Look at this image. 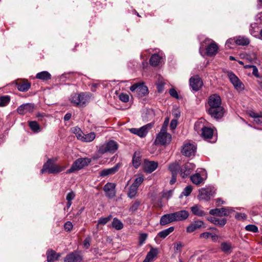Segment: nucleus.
Wrapping results in <instances>:
<instances>
[{
	"mask_svg": "<svg viewBox=\"0 0 262 262\" xmlns=\"http://www.w3.org/2000/svg\"><path fill=\"white\" fill-rule=\"evenodd\" d=\"M119 99L123 102H127L129 101V95L125 93H121L119 96Z\"/></svg>",
	"mask_w": 262,
	"mask_h": 262,
	"instance_id": "obj_50",
	"label": "nucleus"
},
{
	"mask_svg": "<svg viewBox=\"0 0 262 262\" xmlns=\"http://www.w3.org/2000/svg\"><path fill=\"white\" fill-rule=\"evenodd\" d=\"M211 233L208 232H203L200 235V237L201 238L207 239L210 237Z\"/></svg>",
	"mask_w": 262,
	"mask_h": 262,
	"instance_id": "obj_58",
	"label": "nucleus"
},
{
	"mask_svg": "<svg viewBox=\"0 0 262 262\" xmlns=\"http://www.w3.org/2000/svg\"><path fill=\"white\" fill-rule=\"evenodd\" d=\"M140 203L141 202L139 201H135L130 206L129 211L132 212L136 211L138 209Z\"/></svg>",
	"mask_w": 262,
	"mask_h": 262,
	"instance_id": "obj_47",
	"label": "nucleus"
},
{
	"mask_svg": "<svg viewBox=\"0 0 262 262\" xmlns=\"http://www.w3.org/2000/svg\"><path fill=\"white\" fill-rule=\"evenodd\" d=\"M70 100L76 106H82L88 101V98L84 93L74 94L71 96Z\"/></svg>",
	"mask_w": 262,
	"mask_h": 262,
	"instance_id": "obj_6",
	"label": "nucleus"
},
{
	"mask_svg": "<svg viewBox=\"0 0 262 262\" xmlns=\"http://www.w3.org/2000/svg\"><path fill=\"white\" fill-rule=\"evenodd\" d=\"M158 163L155 161L145 160L143 164V168L145 172L151 173L158 167Z\"/></svg>",
	"mask_w": 262,
	"mask_h": 262,
	"instance_id": "obj_16",
	"label": "nucleus"
},
{
	"mask_svg": "<svg viewBox=\"0 0 262 262\" xmlns=\"http://www.w3.org/2000/svg\"><path fill=\"white\" fill-rule=\"evenodd\" d=\"M118 148V144L114 140H109L98 147V152L100 154H104L109 152H115Z\"/></svg>",
	"mask_w": 262,
	"mask_h": 262,
	"instance_id": "obj_2",
	"label": "nucleus"
},
{
	"mask_svg": "<svg viewBox=\"0 0 262 262\" xmlns=\"http://www.w3.org/2000/svg\"><path fill=\"white\" fill-rule=\"evenodd\" d=\"M192 182L196 185H199L203 182V178L199 173L193 174L190 177Z\"/></svg>",
	"mask_w": 262,
	"mask_h": 262,
	"instance_id": "obj_41",
	"label": "nucleus"
},
{
	"mask_svg": "<svg viewBox=\"0 0 262 262\" xmlns=\"http://www.w3.org/2000/svg\"><path fill=\"white\" fill-rule=\"evenodd\" d=\"M141 157L140 154L139 152L136 151L133 157V165L134 167L137 168L139 167L141 164Z\"/></svg>",
	"mask_w": 262,
	"mask_h": 262,
	"instance_id": "obj_30",
	"label": "nucleus"
},
{
	"mask_svg": "<svg viewBox=\"0 0 262 262\" xmlns=\"http://www.w3.org/2000/svg\"><path fill=\"white\" fill-rule=\"evenodd\" d=\"M104 191L106 195L110 198L115 195V184L113 183H107L104 186Z\"/></svg>",
	"mask_w": 262,
	"mask_h": 262,
	"instance_id": "obj_18",
	"label": "nucleus"
},
{
	"mask_svg": "<svg viewBox=\"0 0 262 262\" xmlns=\"http://www.w3.org/2000/svg\"><path fill=\"white\" fill-rule=\"evenodd\" d=\"M182 247L183 244L181 242H178L174 244V249L176 251H181Z\"/></svg>",
	"mask_w": 262,
	"mask_h": 262,
	"instance_id": "obj_54",
	"label": "nucleus"
},
{
	"mask_svg": "<svg viewBox=\"0 0 262 262\" xmlns=\"http://www.w3.org/2000/svg\"><path fill=\"white\" fill-rule=\"evenodd\" d=\"M175 222L183 221L188 219L189 212L185 210L172 213Z\"/></svg>",
	"mask_w": 262,
	"mask_h": 262,
	"instance_id": "obj_15",
	"label": "nucleus"
},
{
	"mask_svg": "<svg viewBox=\"0 0 262 262\" xmlns=\"http://www.w3.org/2000/svg\"><path fill=\"white\" fill-rule=\"evenodd\" d=\"M162 59V57L159 54H153L149 60L150 63L152 66H158L161 60Z\"/></svg>",
	"mask_w": 262,
	"mask_h": 262,
	"instance_id": "obj_33",
	"label": "nucleus"
},
{
	"mask_svg": "<svg viewBox=\"0 0 262 262\" xmlns=\"http://www.w3.org/2000/svg\"><path fill=\"white\" fill-rule=\"evenodd\" d=\"M195 165L190 162H187L182 165L180 169V175L185 178L189 176L194 169Z\"/></svg>",
	"mask_w": 262,
	"mask_h": 262,
	"instance_id": "obj_10",
	"label": "nucleus"
},
{
	"mask_svg": "<svg viewBox=\"0 0 262 262\" xmlns=\"http://www.w3.org/2000/svg\"><path fill=\"white\" fill-rule=\"evenodd\" d=\"M192 189V188L191 186H187L184 188L182 194L186 196H187L191 193Z\"/></svg>",
	"mask_w": 262,
	"mask_h": 262,
	"instance_id": "obj_51",
	"label": "nucleus"
},
{
	"mask_svg": "<svg viewBox=\"0 0 262 262\" xmlns=\"http://www.w3.org/2000/svg\"><path fill=\"white\" fill-rule=\"evenodd\" d=\"M75 196V193L73 191H71L67 194L66 199L68 201H72V200L74 199Z\"/></svg>",
	"mask_w": 262,
	"mask_h": 262,
	"instance_id": "obj_56",
	"label": "nucleus"
},
{
	"mask_svg": "<svg viewBox=\"0 0 262 262\" xmlns=\"http://www.w3.org/2000/svg\"><path fill=\"white\" fill-rule=\"evenodd\" d=\"M181 167L179 164L177 162H175L169 164L168 168L172 174L177 175L178 171H180Z\"/></svg>",
	"mask_w": 262,
	"mask_h": 262,
	"instance_id": "obj_32",
	"label": "nucleus"
},
{
	"mask_svg": "<svg viewBox=\"0 0 262 262\" xmlns=\"http://www.w3.org/2000/svg\"><path fill=\"white\" fill-rule=\"evenodd\" d=\"M177 126V121L176 120H172L170 124V127L171 129H174Z\"/></svg>",
	"mask_w": 262,
	"mask_h": 262,
	"instance_id": "obj_64",
	"label": "nucleus"
},
{
	"mask_svg": "<svg viewBox=\"0 0 262 262\" xmlns=\"http://www.w3.org/2000/svg\"><path fill=\"white\" fill-rule=\"evenodd\" d=\"M139 85H140V83H135V84H133V85H132L130 87V90L132 92H136V93H137Z\"/></svg>",
	"mask_w": 262,
	"mask_h": 262,
	"instance_id": "obj_62",
	"label": "nucleus"
},
{
	"mask_svg": "<svg viewBox=\"0 0 262 262\" xmlns=\"http://www.w3.org/2000/svg\"><path fill=\"white\" fill-rule=\"evenodd\" d=\"M119 167L116 165L112 168L105 169L101 171L99 174L101 177H106L115 173L118 170Z\"/></svg>",
	"mask_w": 262,
	"mask_h": 262,
	"instance_id": "obj_25",
	"label": "nucleus"
},
{
	"mask_svg": "<svg viewBox=\"0 0 262 262\" xmlns=\"http://www.w3.org/2000/svg\"><path fill=\"white\" fill-rule=\"evenodd\" d=\"M152 127V124L148 123L139 128H132L129 129L130 133L137 135L140 137H144L147 134L148 130Z\"/></svg>",
	"mask_w": 262,
	"mask_h": 262,
	"instance_id": "obj_8",
	"label": "nucleus"
},
{
	"mask_svg": "<svg viewBox=\"0 0 262 262\" xmlns=\"http://www.w3.org/2000/svg\"><path fill=\"white\" fill-rule=\"evenodd\" d=\"M235 42L238 45L246 46L248 45L249 42V39L244 36H239L235 40Z\"/></svg>",
	"mask_w": 262,
	"mask_h": 262,
	"instance_id": "obj_36",
	"label": "nucleus"
},
{
	"mask_svg": "<svg viewBox=\"0 0 262 262\" xmlns=\"http://www.w3.org/2000/svg\"><path fill=\"white\" fill-rule=\"evenodd\" d=\"M191 211L194 215L204 216L206 213L203 210L202 207L199 205H194L190 208Z\"/></svg>",
	"mask_w": 262,
	"mask_h": 262,
	"instance_id": "obj_22",
	"label": "nucleus"
},
{
	"mask_svg": "<svg viewBox=\"0 0 262 262\" xmlns=\"http://www.w3.org/2000/svg\"><path fill=\"white\" fill-rule=\"evenodd\" d=\"M250 68H252V74L253 75H254L256 77H259V74H258V71L257 68L255 66H250Z\"/></svg>",
	"mask_w": 262,
	"mask_h": 262,
	"instance_id": "obj_59",
	"label": "nucleus"
},
{
	"mask_svg": "<svg viewBox=\"0 0 262 262\" xmlns=\"http://www.w3.org/2000/svg\"><path fill=\"white\" fill-rule=\"evenodd\" d=\"M112 226L117 230H121L123 228V224L122 222L116 217L113 219Z\"/></svg>",
	"mask_w": 262,
	"mask_h": 262,
	"instance_id": "obj_38",
	"label": "nucleus"
},
{
	"mask_svg": "<svg viewBox=\"0 0 262 262\" xmlns=\"http://www.w3.org/2000/svg\"><path fill=\"white\" fill-rule=\"evenodd\" d=\"M96 137V135L94 132H91L86 135H84L82 136V139H81V141L86 142H89L93 141Z\"/></svg>",
	"mask_w": 262,
	"mask_h": 262,
	"instance_id": "obj_40",
	"label": "nucleus"
},
{
	"mask_svg": "<svg viewBox=\"0 0 262 262\" xmlns=\"http://www.w3.org/2000/svg\"><path fill=\"white\" fill-rule=\"evenodd\" d=\"M64 168L61 167L58 165L54 164V161L52 159H49L47 162L44 164L41 173L48 171L49 173H55L63 170Z\"/></svg>",
	"mask_w": 262,
	"mask_h": 262,
	"instance_id": "obj_3",
	"label": "nucleus"
},
{
	"mask_svg": "<svg viewBox=\"0 0 262 262\" xmlns=\"http://www.w3.org/2000/svg\"><path fill=\"white\" fill-rule=\"evenodd\" d=\"M91 241V238L88 236L86 237L83 241V247L86 249H89L90 247V242Z\"/></svg>",
	"mask_w": 262,
	"mask_h": 262,
	"instance_id": "obj_52",
	"label": "nucleus"
},
{
	"mask_svg": "<svg viewBox=\"0 0 262 262\" xmlns=\"http://www.w3.org/2000/svg\"><path fill=\"white\" fill-rule=\"evenodd\" d=\"M214 193V191L211 187L203 188L199 190L198 198L200 200L208 201Z\"/></svg>",
	"mask_w": 262,
	"mask_h": 262,
	"instance_id": "obj_9",
	"label": "nucleus"
},
{
	"mask_svg": "<svg viewBox=\"0 0 262 262\" xmlns=\"http://www.w3.org/2000/svg\"><path fill=\"white\" fill-rule=\"evenodd\" d=\"M138 188L134 185H131L128 189L127 196L130 199L135 198L137 193Z\"/></svg>",
	"mask_w": 262,
	"mask_h": 262,
	"instance_id": "obj_39",
	"label": "nucleus"
},
{
	"mask_svg": "<svg viewBox=\"0 0 262 262\" xmlns=\"http://www.w3.org/2000/svg\"><path fill=\"white\" fill-rule=\"evenodd\" d=\"M35 109L34 105L32 103L23 104L17 109V113L20 115H25L32 112Z\"/></svg>",
	"mask_w": 262,
	"mask_h": 262,
	"instance_id": "obj_14",
	"label": "nucleus"
},
{
	"mask_svg": "<svg viewBox=\"0 0 262 262\" xmlns=\"http://www.w3.org/2000/svg\"><path fill=\"white\" fill-rule=\"evenodd\" d=\"M112 218V215H109L106 217H101L98 221V225H104L107 224Z\"/></svg>",
	"mask_w": 262,
	"mask_h": 262,
	"instance_id": "obj_45",
	"label": "nucleus"
},
{
	"mask_svg": "<svg viewBox=\"0 0 262 262\" xmlns=\"http://www.w3.org/2000/svg\"><path fill=\"white\" fill-rule=\"evenodd\" d=\"M232 211L233 209L230 207L216 208L211 209L209 211L211 215L217 216H228Z\"/></svg>",
	"mask_w": 262,
	"mask_h": 262,
	"instance_id": "obj_11",
	"label": "nucleus"
},
{
	"mask_svg": "<svg viewBox=\"0 0 262 262\" xmlns=\"http://www.w3.org/2000/svg\"><path fill=\"white\" fill-rule=\"evenodd\" d=\"M28 124L31 129L34 133H39L41 131V128L38 123L35 121H32L28 122Z\"/></svg>",
	"mask_w": 262,
	"mask_h": 262,
	"instance_id": "obj_35",
	"label": "nucleus"
},
{
	"mask_svg": "<svg viewBox=\"0 0 262 262\" xmlns=\"http://www.w3.org/2000/svg\"><path fill=\"white\" fill-rule=\"evenodd\" d=\"M16 84L18 90L21 92H26L28 91L31 86L30 83L27 80L18 81L16 82Z\"/></svg>",
	"mask_w": 262,
	"mask_h": 262,
	"instance_id": "obj_24",
	"label": "nucleus"
},
{
	"mask_svg": "<svg viewBox=\"0 0 262 262\" xmlns=\"http://www.w3.org/2000/svg\"><path fill=\"white\" fill-rule=\"evenodd\" d=\"M147 237V234L146 233L141 234L139 236V245H142L146 239Z\"/></svg>",
	"mask_w": 262,
	"mask_h": 262,
	"instance_id": "obj_55",
	"label": "nucleus"
},
{
	"mask_svg": "<svg viewBox=\"0 0 262 262\" xmlns=\"http://www.w3.org/2000/svg\"><path fill=\"white\" fill-rule=\"evenodd\" d=\"M206 112L214 119H219L223 117L225 109L222 105V100L219 95L213 94L209 96Z\"/></svg>",
	"mask_w": 262,
	"mask_h": 262,
	"instance_id": "obj_1",
	"label": "nucleus"
},
{
	"mask_svg": "<svg viewBox=\"0 0 262 262\" xmlns=\"http://www.w3.org/2000/svg\"><path fill=\"white\" fill-rule=\"evenodd\" d=\"M254 121L257 124H262V116L258 115L257 117H255L254 119Z\"/></svg>",
	"mask_w": 262,
	"mask_h": 262,
	"instance_id": "obj_63",
	"label": "nucleus"
},
{
	"mask_svg": "<svg viewBox=\"0 0 262 262\" xmlns=\"http://www.w3.org/2000/svg\"><path fill=\"white\" fill-rule=\"evenodd\" d=\"M157 88L159 92H161L163 90V86L165 82L162 78H159L157 83Z\"/></svg>",
	"mask_w": 262,
	"mask_h": 262,
	"instance_id": "obj_49",
	"label": "nucleus"
},
{
	"mask_svg": "<svg viewBox=\"0 0 262 262\" xmlns=\"http://www.w3.org/2000/svg\"><path fill=\"white\" fill-rule=\"evenodd\" d=\"M174 228L173 227H170L166 229L159 232L158 234V235L161 238H164L171 232H172L174 231Z\"/></svg>",
	"mask_w": 262,
	"mask_h": 262,
	"instance_id": "obj_37",
	"label": "nucleus"
},
{
	"mask_svg": "<svg viewBox=\"0 0 262 262\" xmlns=\"http://www.w3.org/2000/svg\"><path fill=\"white\" fill-rule=\"evenodd\" d=\"M172 193H173L172 190H169L167 192H164L163 193L162 196H163V198H166L168 199L172 196Z\"/></svg>",
	"mask_w": 262,
	"mask_h": 262,
	"instance_id": "obj_60",
	"label": "nucleus"
},
{
	"mask_svg": "<svg viewBox=\"0 0 262 262\" xmlns=\"http://www.w3.org/2000/svg\"><path fill=\"white\" fill-rule=\"evenodd\" d=\"M73 224L71 222H67L64 225V229L66 231H71L73 228Z\"/></svg>",
	"mask_w": 262,
	"mask_h": 262,
	"instance_id": "obj_53",
	"label": "nucleus"
},
{
	"mask_svg": "<svg viewBox=\"0 0 262 262\" xmlns=\"http://www.w3.org/2000/svg\"><path fill=\"white\" fill-rule=\"evenodd\" d=\"M158 250L157 248H151L150 251L147 253L145 259L143 262H151L157 256Z\"/></svg>",
	"mask_w": 262,
	"mask_h": 262,
	"instance_id": "obj_23",
	"label": "nucleus"
},
{
	"mask_svg": "<svg viewBox=\"0 0 262 262\" xmlns=\"http://www.w3.org/2000/svg\"><path fill=\"white\" fill-rule=\"evenodd\" d=\"M227 74L230 81L233 85L235 89L237 90H242L244 89V86L243 83L232 72L227 71Z\"/></svg>",
	"mask_w": 262,
	"mask_h": 262,
	"instance_id": "obj_7",
	"label": "nucleus"
},
{
	"mask_svg": "<svg viewBox=\"0 0 262 262\" xmlns=\"http://www.w3.org/2000/svg\"><path fill=\"white\" fill-rule=\"evenodd\" d=\"M174 222L172 213H168L164 214L161 217L160 224L162 226H165L169 223Z\"/></svg>",
	"mask_w": 262,
	"mask_h": 262,
	"instance_id": "obj_21",
	"label": "nucleus"
},
{
	"mask_svg": "<svg viewBox=\"0 0 262 262\" xmlns=\"http://www.w3.org/2000/svg\"><path fill=\"white\" fill-rule=\"evenodd\" d=\"M221 248L224 252L230 253L231 252L232 246L230 244L224 242L222 243Z\"/></svg>",
	"mask_w": 262,
	"mask_h": 262,
	"instance_id": "obj_42",
	"label": "nucleus"
},
{
	"mask_svg": "<svg viewBox=\"0 0 262 262\" xmlns=\"http://www.w3.org/2000/svg\"><path fill=\"white\" fill-rule=\"evenodd\" d=\"M218 49V45L212 40L206 48V54L208 56H214L217 53Z\"/></svg>",
	"mask_w": 262,
	"mask_h": 262,
	"instance_id": "obj_17",
	"label": "nucleus"
},
{
	"mask_svg": "<svg viewBox=\"0 0 262 262\" xmlns=\"http://www.w3.org/2000/svg\"><path fill=\"white\" fill-rule=\"evenodd\" d=\"M144 181V177L142 176H140L137 178L134 183L132 184L136 186L138 188L139 186L143 183Z\"/></svg>",
	"mask_w": 262,
	"mask_h": 262,
	"instance_id": "obj_46",
	"label": "nucleus"
},
{
	"mask_svg": "<svg viewBox=\"0 0 262 262\" xmlns=\"http://www.w3.org/2000/svg\"><path fill=\"white\" fill-rule=\"evenodd\" d=\"M91 162V159L87 158H79L73 163L71 167L67 171L66 173H70L80 170Z\"/></svg>",
	"mask_w": 262,
	"mask_h": 262,
	"instance_id": "obj_5",
	"label": "nucleus"
},
{
	"mask_svg": "<svg viewBox=\"0 0 262 262\" xmlns=\"http://www.w3.org/2000/svg\"><path fill=\"white\" fill-rule=\"evenodd\" d=\"M246 215L245 213H237L235 215V218L237 220H245L246 219Z\"/></svg>",
	"mask_w": 262,
	"mask_h": 262,
	"instance_id": "obj_57",
	"label": "nucleus"
},
{
	"mask_svg": "<svg viewBox=\"0 0 262 262\" xmlns=\"http://www.w3.org/2000/svg\"><path fill=\"white\" fill-rule=\"evenodd\" d=\"M190 85L193 91H198L202 87L203 82L198 75L192 77L190 80Z\"/></svg>",
	"mask_w": 262,
	"mask_h": 262,
	"instance_id": "obj_13",
	"label": "nucleus"
},
{
	"mask_svg": "<svg viewBox=\"0 0 262 262\" xmlns=\"http://www.w3.org/2000/svg\"><path fill=\"white\" fill-rule=\"evenodd\" d=\"M245 229L247 231L252 232L253 233H256L258 231V228L254 225H248L245 227Z\"/></svg>",
	"mask_w": 262,
	"mask_h": 262,
	"instance_id": "obj_48",
	"label": "nucleus"
},
{
	"mask_svg": "<svg viewBox=\"0 0 262 262\" xmlns=\"http://www.w3.org/2000/svg\"><path fill=\"white\" fill-rule=\"evenodd\" d=\"M47 261L48 262H53L58 259L60 255L56 253L53 250L48 251L47 252Z\"/></svg>",
	"mask_w": 262,
	"mask_h": 262,
	"instance_id": "obj_29",
	"label": "nucleus"
},
{
	"mask_svg": "<svg viewBox=\"0 0 262 262\" xmlns=\"http://www.w3.org/2000/svg\"><path fill=\"white\" fill-rule=\"evenodd\" d=\"M10 101V97L9 96H4L0 97V106L7 105Z\"/></svg>",
	"mask_w": 262,
	"mask_h": 262,
	"instance_id": "obj_44",
	"label": "nucleus"
},
{
	"mask_svg": "<svg viewBox=\"0 0 262 262\" xmlns=\"http://www.w3.org/2000/svg\"><path fill=\"white\" fill-rule=\"evenodd\" d=\"M201 135L205 140L212 139L213 136V130L210 127H206L203 132H202Z\"/></svg>",
	"mask_w": 262,
	"mask_h": 262,
	"instance_id": "obj_26",
	"label": "nucleus"
},
{
	"mask_svg": "<svg viewBox=\"0 0 262 262\" xmlns=\"http://www.w3.org/2000/svg\"><path fill=\"white\" fill-rule=\"evenodd\" d=\"M169 94L171 96L175 98H178V94L176 90L174 89H171L169 90Z\"/></svg>",
	"mask_w": 262,
	"mask_h": 262,
	"instance_id": "obj_61",
	"label": "nucleus"
},
{
	"mask_svg": "<svg viewBox=\"0 0 262 262\" xmlns=\"http://www.w3.org/2000/svg\"><path fill=\"white\" fill-rule=\"evenodd\" d=\"M171 140V136L167 131L161 129L157 135L155 140V144L156 145H165L170 143Z\"/></svg>",
	"mask_w": 262,
	"mask_h": 262,
	"instance_id": "obj_4",
	"label": "nucleus"
},
{
	"mask_svg": "<svg viewBox=\"0 0 262 262\" xmlns=\"http://www.w3.org/2000/svg\"><path fill=\"white\" fill-rule=\"evenodd\" d=\"M206 128L204 124V121L202 120H199L196 121L194 125V130L198 133V134L201 135L202 132Z\"/></svg>",
	"mask_w": 262,
	"mask_h": 262,
	"instance_id": "obj_28",
	"label": "nucleus"
},
{
	"mask_svg": "<svg viewBox=\"0 0 262 262\" xmlns=\"http://www.w3.org/2000/svg\"><path fill=\"white\" fill-rule=\"evenodd\" d=\"M37 79L46 81L51 79V75L47 71H42L37 73L36 75Z\"/></svg>",
	"mask_w": 262,
	"mask_h": 262,
	"instance_id": "obj_31",
	"label": "nucleus"
},
{
	"mask_svg": "<svg viewBox=\"0 0 262 262\" xmlns=\"http://www.w3.org/2000/svg\"><path fill=\"white\" fill-rule=\"evenodd\" d=\"M148 93L147 87L143 84L140 83L137 94L139 97H143Z\"/></svg>",
	"mask_w": 262,
	"mask_h": 262,
	"instance_id": "obj_34",
	"label": "nucleus"
},
{
	"mask_svg": "<svg viewBox=\"0 0 262 262\" xmlns=\"http://www.w3.org/2000/svg\"><path fill=\"white\" fill-rule=\"evenodd\" d=\"M71 129L73 133H74L76 136L78 140H81V139H82L83 133L79 127H73Z\"/></svg>",
	"mask_w": 262,
	"mask_h": 262,
	"instance_id": "obj_43",
	"label": "nucleus"
},
{
	"mask_svg": "<svg viewBox=\"0 0 262 262\" xmlns=\"http://www.w3.org/2000/svg\"><path fill=\"white\" fill-rule=\"evenodd\" d=\"M207 220L211 223L214 224V225H219L221 227L224 226L226 224L227 222L226 220L225 219L220 220L218 218L212 216L208 217Z\"/></svg>",
	"mask_w": 262,
	"mask_h": 262,
	"instance_id": "obj_27",
	"label": "nucleus"
},
{
	"mask_svg": "<svg viewBox=\"0 0 262 262\" xmlns=\"http://www.w3.org/2000/svg\"><path fill=\"white\" fill-rule=\"evenodd\" d=\"M196 146L191 143H186L184 145L182 149V153L183 155L190 157L194 155L196 152Z\"/></svg>",
	"mask_w": 262,
	"mask_h": 262,
	"instance_id": "obj_12",
	"label": "nucleus"
},
{
	"mask_svg": "<svg viewBox=\"0 0 262 262\" xmlns=\"http://www.w3.org/2000/svg\"><path fill=\"white\" fill-rule=\"evenodd\" d=\"M82 256L77 252H72L64 258V262H81Z\"/></svg>",
	"mask_w": 262,
	"mask_h": 262,
	"instance_id": "obj_20",
	"label": "nucleus"
},
{
	"mask_svg": "<svg viewBox=\"0 0 262 262\" xmlns=\"http://www.w3.org/2000/svg\"><path fill=\"white\" fill-rule=\"evenodd\" d=\"M204 225V223L200 220L194 221L186 228L188 233H191L196 230L201 228Z\"/></svg>",
	"mask_w": 262,
	"mask_h": 262,
	"instance_id": "obj_19",
	"label": "nucleus"
}]
</instances>
